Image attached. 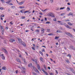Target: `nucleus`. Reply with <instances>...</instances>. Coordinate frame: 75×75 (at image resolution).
<instances>
[{"mask_svg":"<svg viewBox=\"0 0 75 75\" xmlns=\"http://www.w3.org/2000/svg\"><path fill=\"white\" fill-rule=\"evenodd\" d=\"M1 17H4V14H2L1 16Z\"/></svg>","mask_w":75,"mask_h":75,"instance_id":"473e14b6","label":"nucleus"},{"mask_svg":"<svg viewBox=\"0 0 75 75\" xmlns=\"http://www.w3.org/2000/svg\"><path fill=\"white\" fill-rule=\"evenodd\" d=\"M64 8H65V7L61 8L60 10H63Z\"/></svg>","mask_w":75,"mask_h":75,"instance_id":"ea45409f","label":"nucleus"},{"mask_svg":"<svg viewBox=\"0 0 75 75\" xmlns=\"http://www.w3.org/2000/svg\"><path fill=\"white\" fill-rule=\"evenodd\" d=\"M32 65H33V64L32 63L28 65V67H31Z\"/></svg>","mask_w":75,"mask_h":75,"instance_id":"a211bd4d","label":"nucleus"},{"mask_svg":"<svg viewBox=\"0 0 75 75\" xmlns=\"http://www.w3.org/2000/svg\"><path fill=\"white\" fill-rule=\"evenodd\" d=\"M52 15H53V14L52 13H49L48 15V16L50 17V16H52Z\"/></svg>","mask_w":75,"mask_h":75,"instance_id":"0eeeda50","label":"nucleus"},{"mask_svg":"<svg viewBox=\"0 0 75 75\" xmlns=\"http://www.w3.org/2000/svg\"><path fill=\"white\" fill-rule=\"evenodd\" d=\"M53 35V34H47L48 35Z\"/></svg>","mask_w":75,"mask_h":75,"instance_id":"e433bc0d","label":"nucleus"},{"mask_svg":"<svg viewBox=\"0 0 75 75\" xmlns=\"http://www.w3.org/2000/svg\"><path fill=\"white\" fill-rule=\"evenodd\" d=\"M28 31H29V30H26L25 31L26 33H27V32H28Z\"/></svg>","mask_w":75,"mask_h":75,"instance_id":"4d7b16f0","label":"nucleus"},{"mask_svg":"<svg viewBox=\"0 0 75 75\" xmlns=\"http://www.w3.org/2000/svg\"><path fill=\"white\" fill-rule=\"evenodd\" d=\"M65 15V13H62L61 14V16H64Z\"/></svg>","mask_w":75,"mask_h":75,"instance_id":"de8ad7c7","label":"nucleus"},{"mask_svg":"<svg viewBox=\"0 0 75 75\" xmlns=\"http://www.w3.org/2000/svg\"><path fill=\"white\" fill-rule=\"evenodd\" d=\"M51 23V22H50V21H49V22H47L46 23V24H50Z\"/></svg>","mask_w":75,"mask_h":75,"instance_id":"2f4dec72","label":"nucleus"},{"mask_svg":"<svg viewBox=\"0 0 75 75\" xmlns=\"http://www.w3.org/2000/svg\"><path fill=\"white\" fill-rule=\"evenodd\" d=\"M70 69L71 71L73 73V74L75 73V71L74 70V69L72 68H70Z\"/></svg>","mask_w":75,"mask_h":75,"instance_id":"423d86ee","label":"nucleus"},{"mask_svg":"<svg viewBox=\"0 0 75 75\" xmlns=\"http://www.w3.org/2000/svg\"><path fill=\"white\" fill-rule=\"evenodd\" d=\"M24 64H26V62L25 61V59L24 60Z\"/></svg>","mask_w":75,"mask_h":75,"instance_id":"79ce46f5","label":"nucleus"},{"mask_svg":"<svg viewBox=\"0 0 75 75\" xmlns=\"http://www.w3.org/2000/svg\"><path fill=\"white\" fill-rule=\"evenodd\" d=\"M44 68L45 70L47 69V68H46V66L45 64L44 65Z\"/></svg>","mask_w":75,"mask_h":75,"instance_id":"412c9836","label":"nucleus"},{"mask_svg":"<svg viewBox=\"0 0 75 75\" xmlns=\"http://www.w3.org/2000/svg\"><path fill=\"white\" fill-rule=\"evenodd\" d=\"M66 34L67 35H69V37H72V35L71 34H70V33H66Z\"/></svg>","mask_w":75,"mask_h":75,"instance_id":"9d476101","label":"nucleus"},{"mask_svg":"<svg viewBox=\"0 0 75 75\" xmlns=\"http://www.w3.org/2000/svg\"><path fill=\"white\" fill-rule=\"evenodd\" d=\"M66 27L68 28H69V29H72V28L71 27H69V26L68 25H66Z\"/></svg>","mask_w":75,"mask_h":75,"instance_id":"dca6fc26","label":"nucleus"},{"mask_svg":"<svg viewBox=\"0 0 75 75\" xmlns=\"http://www.w3.org/2000/svg\"><path fill=\"white\" fill-rule=\"evenodd\" d=\"M9 41L10 42H15V40L14 39H10L9 40Z\"/></svg>","mask_w":75,"mask_h":75,"instance_id":"ddd939ff","label":"nucleus"},{"mask_svg":"<svg viewBox=\"0 0 75 75\" xmlns=\"http://www.w3.org/2000/svg\"><path fill=\"white\" fill-rule=\"evenodd\" d=\"M12 23V21H11L10 22V24H11L12 25L13 24V23Z\"/></svg>","mask_w":75,"mask_h":75,"instance_id":"e2e57ef3","label":"nucleus"},{"mask_svg":"<svg viewBox=\"0 0 75 75\" xmlns=\"http://www.w3.org/2000/svg\"><path fill=\"white\" fill-rule=\"evenodd\" d=\"M50 0L51 3H52V2H53V0Z\"/></svg>","mask_w":75,"mask_h":75,"instance_id":"bf43d9fd","label":"nucleus"},{"mask_svg":"<svg viewBox=\"0 0 75 75\" xmlns=\"http://www.w3.org/2000/svg\"><path fill=\"white\" fill-rule=\"evenodd\" d=\"M53 20H54V21H57V19H56V18H55L53 19Z\"/></svg>","mask_w":75,"mask_h":75,"instance_id":"49530a36","label":"nucleus"},{"mask_svg":"<svg viewBox=\"0 0 75 75\" xmlns=\"http://www.w3.org/2000/svg\"><path fill=\"white\" fill-rule=\"evenodd\" d=\"M72 15H73V13H70L67 15V16H72Z\"/></svg>","mask_w":75,"mask_h":75,"instance_id":"4468645a","label":"nucleus"},{"mask_svg":"<svg viewBox=\"0 0 75 75\" xmlns=\"http://www.w3.org/2000/svg\"><path fill=\"white\" fill-rule=\"evenodd\" d=\"M70 10V8H69V7H67V11H69Z\"/></svg>","mask_w":75,"mask_h":75,"instance_id":"4be33fe9","label":"nucleus"},{"mask_svg":"<svg viewBox=\"0 0 75 75\" xmlns=\"http://www.w3.org/2000/svg\"><path fill=\"white\" fill-rule=\"evenodd\" d=\"M66 62H67V63H69V60L68 59H67L66 61Z\"/></svg>","mask_w":75,"mask_h":75,"instance_id":"c756f323","label":"nucleus"},{"mask_svg":"<svg viewBox=\"0 0 75 75\" xmlns=\"http://www.w3.org/2000/svg\"><path fill=\"white\" fill-rule=\"evenodd\" d=\"M24 9H22L20 11H21V13H23V11H24Z\"/></svg>","mask_w":75,"mask_h":75,"instance_id":"f704fd0d","label":"nucleus"},{"mask_svg":"<svg viewBox=\"0 0 75 75\" xmlns=\"http://www.w3.org/2000/svg\"><path fill=\"white\" fill-rule=\"evenodd\" d=\"M2 69L3 70H6L7 69V68L6 67H3L2 68Z\"/></svg>","mask_w":75,"mask_h":75,"instance_id":"2eb2a0df","label":"nucleus"},{"mask_svg":"<svg viewBox=\"0 0 75 75\" xmlns=\"http://www.w3.org/2000/svg\"><path fill=\"white\" fill-rule=\"evenodd\" d=\"M40 59L41 61H43V59L42 57H40Z\"/></svg>","mask_w":75,"mask_h":75,"instance_id":"a878e982","label":"nucleus"},{"mask_svg":"<svg viewBox=\"0 0 75 75\" xmlns=\"http://www.w3.org/2000/svg\"><path fill=\"white\" fill-rule=\"evenodd\" d=\"M55 71L57 74H58V71H57V70H55Z\"/></svg>","mask_w":75,"mask_h":75,"instance_id":"603ef678","label":"nucleus"},{"mask_svg":"<svg viewBox=\"0 0 75 75\" xmlns=\"http://www.w3.org/2000/svg\"><path fill=\"white\" fill-rule=\"evenodd\" d=\"M39 14H40V15H42V13L41 12L39 13Z\"/></svg>","mask_w":75,"mask_h":75,"instance_id":"052dcab7","label":"nucleus"},{"mask_svg":"<svg viewBox=\"0 0 75 75\" xmlns=\"http://www.w3.org/2000/svg\"><path fill=\"white\" fill-rule=\"evenodd\" d=\"M35 31L36 32H37L38 33H39V32H40V30H36Z\"/></svg>","mask_w":75,"mask_h":75,"instance_id":"c85d7f7f","label":"nucleus"},{"mask_svg":"<svg viewBox=\"0 0 75 75\" xmlns=\"http://www.w3.org/2000/svg\"><path fill=\"white\" fill-rule=\"evenodd\" d=\"M41 31H44V28H42L41 29Z\"/></svg>","mask_w":75,"mask_h":75,"instance_id":"5fc2aeb1","label":"nucleus"},{"mask_svg":"<svg viewBox=\"0 0 75 75\" xmlns=\"http://www.w3.org/2000/svg\"><path fill=\"white\" fill-rule=\"evenodd\" d=\"M1 56H2V59H5V57H4V54H1Z\"/></svg>","mask_w":75,"mask_h":75,"instance_id":"6e6552de","label":"nucleus"},{"mask_svg":"<svg viewBox=\"0 0 75 75\" xmlns=\"http://www.w3.org/2000/svg\"><path fill=\"white\" fill-rule=\"evenodd\" d=\"M32 60L33 61V62H35L36 64L37 65V67L39 71H41V68H40V65L38 64V62H37V60L36 59H35V60L34 59H32Z\"/></svg>","mask_w":75,"mask_h":75,"instance_id":"f257e3e1","label":"nucleus"},{"mask_svg":"<svg viewBox=\"0 0 75 75\" xmlns=\"http://www.w3.org/2000/svg\"><path fill=\"white\" fill-rule=\"evenodd\" d=\"M19 57H20V58H21V55H19Z\"/></svg>","mask_w":75,"mask_h":75,"instance_id":"13d9d810","label":"nucleus"},{"mask_svg":"<svg viewBox=\"0 0 75 75\" xmlns=\"http://www.w3.org/2000/svg\"><path fill=\"white\" fill-rule=\"evenodd\" d=\"M32 48L33 50H35V47H32Z\"/></svg>","mask_w":75,"mask_h":75,"instance_id":"c9c22d12","label":"nucleus"},{"mask_svg":"<svg viewBox=\"0 0 75 75\" xmlns=\"http://www.w3.org/2000/svg\"><path fill=\"white\" fill-rule=\"evenodd\" d=\"M25 8V7H24V6H22V7H20V8Z\"/></svg>","mask_w":75,"mask_h":75,"instance_id":"72a5a7b5","label":"nucleus"},{"mask_svg":"<svg viewBox=\"0 0 75 75\" xmlns=\"http://www.w3.org/2000/svg\"><path fill=\"white\" fill-rule=\"evenodd\" d=\"M5 29H6V30H8V27H6L5 28Z\"/></svg>","mask_w":75,"mask_h":75,"instance_id":"338daca9","label":"nucleus"},{"mask_svg":"<svg viewBox=\"0 0 75 75\" xmlns=\"http://www.w3.org/2000/svg\"><path fill=\"white\" fill-rule=\"evenodd\" d=\"M69 48L70 49H73L74 47L70 45L69 47Z\"/></svg>","mask_w":75,"mask_h":75,"instance_id":"f3484780","label":"nucleus"},{"mask_svg":"<svg viewBox=\"0 0 75 75\" xmlns=\"http://www.w3.org/2000/svg\"><path fill=\"white\" fill-rule=\"evenodd\" d=\"M16 74H17V73H18V70H16Z\"/></svg>","mask_w":75,"mask_h":75,"instance_id":"680f3d73","label":"nucleus"},{"mask_svg":"<svg viewBox=\"0 0 75 75\" xmlns=\"http://www.w3.org/2000/svg\"><path fill=\"white\" fill-rule=\"evenodd\" d=\"M36 48L37 49H38L39 48V46H36Z\"/></svg>","mask_w":75,"mask_h":75,"instance_id":"a19ab883","label":"nucleus"},{"mask_svg":"<svg viewBox=\"0 0 75 75\" xmlns=\"http://www.w3.org/2000/svg\"><path fill=\"white\" fill-rule=\"evenodd\" d=\"M0 27L1 28V29L2 30V31L3 32V28H3V27L2 26H1V25H0Z\"/></svg>","mask_w":75,"mask_h":75,"instance_id":"5701e85b","label":"nucleus"},{"mask_svg":"<svg viewBox=\"0 0 75 75\" xmlns=\"http://www.w3.org/2000/svg\"><path fill=\"white\" fill-rule=\"evenodd\" d=\"M33 68L35 72H38V73H39V74H40V72L38 71V69H36V68H35V67L34 66H33Z\"/></svg>","mask_w":75,"mask_h":75,"instance_id":"39448f33","label":"nucleus"},{"mask_svg":"<svg viewBox=\"0 0 75 75\" xmlns=\"http://www.w3.org/2000/svg\"><path fill=\"white\" fill-rule=\"evenodd\" d=\"M10 2V0H9V1H7L6 3L7 4H9Z\"/></svg>","mask_w":75,"mask_h":75,"instance_id":"b1692460","label":"nucleus"},{"mask_svg":"<svg viewBox=\"0 0 75 75\" xmlns=\"http://www.w3.org/2000/svg\"><path fill=\"white\" fill-rule=\"evenodd\" d=\"M50 75H52V73H51L50 74Z\"/></svg>","mask_w":75,"mask_h":75,"instance_id":"0e129e2a","label":"nucleus"},{"mask_svg":"<svg viewBox=\"0 0 75 75\" xmlns=\"http://www.w3.org/2000/svg\"><path fill=\"white\" fill-rule=\"evenodd\" d=\"M18 41L20 44H22V45H23L24 46V47H26V45H25V42H24L23 41H22V40L21 39L18 38Z\"/></svg>","mask_w":75,"mask_h":75,"instance_id":"f03ea898","label":"nucleus"},{"mask_svg":"<svg viewBox=\"0 0 75 75\" xmlns=\"http://www.w3.org/2000/svg\"><path fill=\"white\" fill-rule=\"evenodd\" d=\"M42 71L46 75H49L48 74V73H47L46 71H45V70H44V68H42Z\"/></svg>","mask_w":75,"mask_h":75,"instance_id":"20e7f679","label":"nucleus"},{"mask_svg":"<svg viewBox=\"0 0 75 75\" xmlns=\"http://www.w3.org/2000/svg\"><path fill=\"white\" fill-rule=\"evenodd\" d=\"M33 75H37V74H36V73H35L34 72H33Z\"/></svg>","mask_w":75,"mask_h":75,"instance_id":"c03bdc74","label":"nucleus"},{"mask_svg":"<svg viewBox=\"0 0 75 75\" xmlns=\"http://www.w3.org/2000/svg\"><path fill=\"white\" fill-rule=\"evenodd\" d=\"M39 53L40 54H41V55H42V56L43 55V54H42V52L40 51L39 52Z\"/></svg>","mask_w":75,"mask_h":75,"instance_id":"cd10ccee","label":"nucleus"},{"mask_svg":"<svg viewBox=\"0 0 75 75\" xmlns=\"http://www.w3.org/2000/svg\"><path fill=\"white\" fill-rule=\"evenodd\" d=\"M16 61L17 62H19V63H20V64L21 63V61H20V59H17Z\"/></svg>","mask_w":75,"mask_h":75,"instance_id":"9b49d317","label":"nucleus"},{"mask_svg":"<svg viewBox=\"0 0 75 75\" xmlns=\"http://www.w3.org/2000/svg\"><path fill=\"white\" fill-rule=\"evenodd\" d=\"M21 18L22 19H24L25 18V17L24 16H21Z\"/></svg>","mask_w":75,"mask_h":75,"instance_id":"aec40b11","label":"nucleus"},{"mask_svg":"<svg viewBox=\"0 0 75 75\" xmlns=\"http://www.w3.org/2000/svg\"><path fill=\"white\" fill-rule=\"evenodd\" d=\"M2 50H4V53H5L6 55H8V51L6 49H4V48H2Z\"/></svg>","mask_w":75,"mask_h":75,"instance_id":"7ed1b4c3","label":"nucleus"},{"mask_svg":"<svg viewBox=\"0 0 75 75\" xmlns=\"http://www.w3.org/2000/svg\"><path fill=\"white\" fill-rule=\"evenodd\" d=\"M59 38V37L57 36H55V40H57V39H58Z\"/></svg>","mask_w":75,"mask_h":75,"instance_id":"bb28decb","label":"nucleus"},{"mask_svg":"<svg viewBox=\"0 0 75 75\" xmlns=\"http://www.w3.org/2000/svg\"><path fill=\"white\" fill-rule=\"evenodd\" d=\"M47 32H49V31H50V29H47Z\"/></svg>","mask_w":75,"mask_h":75,"instance_id":"a18cd8bd","label":"nucleus"},{"mask_svg":"<svg viewBox=\"0 0 75 75\" xmlns=\"http://www.w3.org/2000/svg\"><path fill=\"white\" fill-rule=\"evenodd\" d=\"M48 68L49 69H51V68L50 67H48Z\"/></svg>","mask_w":75,"mask_h":75,"instance_id":"69168bd1","label":"nucleus"},{"mask_svg":"<svg viewBox=\"0 0 75 75\" xmlns=\"http://www.w3.org/2000/svg\"><path fill=\"white\" fill-rule=\"evenodd\" d=\"M33 47H34V48H35V45L34 44H33Z\"/></svg>","mask_w":75,"mask_h":75,"instance_id":"864d4df0","label":"nucleus"},{"mask_svg":"<svg viewBox=\"0 0 75 75\" xmlns=\"http://www.w3.org/2000/svg\"><path fill=\"white\" fill-rule=\"evenodd\" d=\"M67 57H70V58H71V55H70V54H69L67 55Z\"/></svg>","mask_w":75,"mask_h":75,"instance_id":"8fccbe9b","label":"nucleus"},{"mask_svg":"<svg viewBox=\"0 0 75 75\" xmlns=\"http://www.w3.org/2000/svg\"><path fill=\"white\" fill-rule=\"evenodd\" d=\"M57 22H58V23H59V24H60V25H64V24H63V23H61V21H58Z\"/></svg>","mask_w":75,"mask_h":75,"instance_id":"f8f14e48","label":"nucleus"},{"mask_svg":"<svg viewBox=\"0 0 75 75\" xmlns=\"http://www.w3.org/2000/svg\"><path fill=\"white\" fill-rule=\"evenodd\" d=\"M57 33H61V30H57Z\"/></svg>","mask_w":75,"mask_h":75,"instance_id":"7c9ffc66","label":"nucleus"},{"mask_svg":"<svg viewBox=\"0 0 75 75\" xmlns=\"http://www.w3.org/2000/svg\"><path fill=\"white\" fill-rule=\"evenodd\" d=\"M29 11H26L25 12H24V13L25 14V13H28V12H29Z\"/></svg>","mask_w":75,"mask_h":75,"instance_id":"393cba45","label":"nucleus"},{"mask_svg":"<svg viewBox=\"0 0 75 75\" xmlns=\"http://www.w3.org/2000/svg\"><path fill=\"white\" fill-rule=\"evenodd\" d=\"M16 50L18 52H20V51L19 50H18L17 49H16Z\"/></svg>","mask_w":75,"mask_h":75,"instance_id":"4c0bfd02","label":"nucleus"},{"mask_svg":"<svg viewBox=\"0 0 75 75\" xmlns=\"http://www.w3.org/2000/svg\"><path fill=\"white\" fill-rule=\"evenodd\" d=\"M21 72L22 73H25V71H21Z\"/></svg>","mask_w":75,"mask_h":75,"instance_id":"58836bf2","label":"nucleus"},{"mask_svg":"<svg viewBox=\"0 0 75 75\" xmlns=\"http://www.w3.org/2000/svg\"><path fill=\"white\" fill-rule=\"evenodd\" d=\"M52 17H53V18H54L55 17V16L54 15H52V16H51Z\"/></svg>","mask_w":75,"mask_h":75,"instance_id":"3c124183","label":"nucleus"},{"mask_svg":"<svg viewBox=\"0 0 75 75\" xmlns=\"http://www.w3.org/2000/svg\"><path fill=\"white\" fill-rule=\"evenodd\" d=\"M67 4L68 5H69V6H70V4L69 3H67Z\"/></svg>","mask_w":75,"mask_h":75,"instance_id":"774afa93","label":"nucleus"},{"mask_svg":"<svg viewBox=\"0 0 75 75\" xmlns=\"http://www.w3.org/2000/svg\"><path fill=\"white\" fill-rule=\"evenodd\" d=\"M0 9L1 10H3V8L2 7H0Z\"/></svg>","mask_w":75,"mask_h":75,"instance_id":"6e6d98bb","label":"nucleus"},{"mask_svg":"<svg viewBox=\"0 0 75 75\" xmlns=\"http://www.w3.org/2000/svg\"><path fill=\"white\" fill-rule=\"evenodd\" d=\"M24 1H22L21 2L19 3L18 4L19 5H22L23 4H24Z\"/></svg>","mask_w":75,"mask_h":75,"instance_id":"1a4fd4ad","label":"nucleus"},{"mask_svg":"<svg viewBox=\"0 0 75 75\" xmlns=\"http://www.w3.org/2000/svg\"><path fill=\"white\" fill-rule=\"evenodd\" d=\"M68 24H69V25H73V24H71V23L69 22L68 23Z\"/></svg>","mask_w":75,"mask_h":75,"instance_id":"6ab92c4d","label":"nucleus"},{"mask_svg":"<svg viewBox=\"0 0 75 75\" xmlns=\"http://www.w3.org/2000/svg\"><path fill=\"white\" fill-rule=\"evenodd\" d=\"M11 8H16V7L14 6H12L11 7Z\"/></svg>","mask_w":75,"mask_h":75,"instance_id":"37998d69","label":"nucleus"},{"mask_svg":"<svg viewBox=\"0 0 75 75\" xmlns=\"http://www.w3.org/2000/svg\"><path fill=\"white\" fill-rule=\"evenodd\" d=\"M45 21H47V19L46 18H45Z\"/></svg>","mask_w":75,"mask_h":75,"instance_id":"09e8293b","label":"nucleus"}]
</instances>
